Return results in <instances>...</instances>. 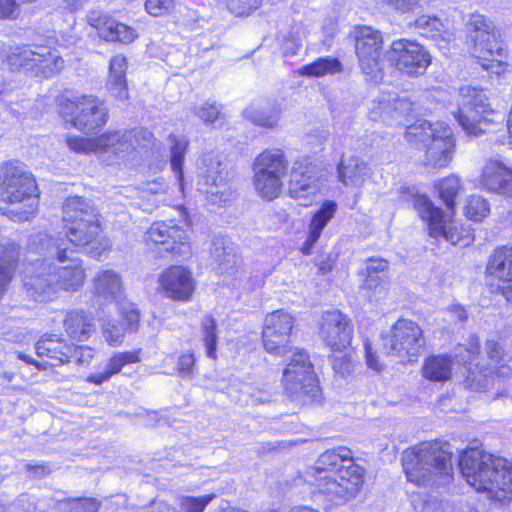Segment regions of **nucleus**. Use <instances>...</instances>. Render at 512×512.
<instances>
[{"mask_svg":"<svg viewBox=\"0 0 512 512\" xmlns=\"http://www.w3.org/2000/svg\"><path fill=\"white\" fill-rule=\"evenodd\" d=\"M411 103L406 99L398 98L394 93L381 95L374 100L369 110V117L373 121H383L392 124L399 121L411 111Z\"/></svg>","mask_w":512,"mask_h":512,"instance_id":"b1692460","label":"nucleus"},{"mask_svg":"<svg viewBox=\"0 0 512 512\" xmlns=\"http://www.w3.org/2000/svg\"><path fill=\"white\" fill-rule=\"evenodd\" d=\"M93 288L98 296L119 302L123 292L121 276L114 270H101L94 276Z\"/></svg>","mask_w":512,"mask_h":512,"instance_id":"72a5a7b5","label":"nucleus"},{"mask_svg":"<svg viewBox=\"0 0 512 512\" xmlns=\"http://www.w3.org/2000/svg\"><path fill=\"white\" fill-rule=\"evenodd\" d=\"M287 160L280 149H267L261 152L253 163V172L285 176Z\"/></svg>","mask_w":512,"mask_h":512,"instance_id":"f704fd0d","label":"nucleus"},{"mask_svg":"<svg viewBox=\"0 0 512 512\" xmlns=\"http://www.w3.org/2000/svg\"><path fill=\"white\" fill-rule=\"evenodd\" d=\"M262 0H226L227 9L236 16H247L256 10Z\"/></svg>","mask_w":512,"mask_h":512,"instance_id":"864d4df0","label":"nucleus"},{"mask_svg":"<svg viewBox=\"0 0 512 512\" xmlns=\"http://www.w3.org/2000/svg\"><path fill=\"white\" fill-rule=\"evenodd\" d=\"M337 204L334 201H325L320 209L313 215L308 226V236L303 246L304 254H309L315 243L318 241L323 229L335 216Z\"/></svg>","mask_w":512,"mask_h":512,"instance_id":"473e14b6","label":"nucleus"},{"mask_svg":"<svg viewBox=\"0 0 512 512\" xmlns=\"http://www.w3.org/2000/svg\"><path fill=\"white\" fill-rule=\"evenodd\" d=\"M174 8V0H146V11L154 16L159 17L169 13Z\"/></svg>","mask_w":512,"mask_h":512,"instance_id":"13d9d810","label":"nucleus"},{"mask_svg":"<svg viewBox=\"0 0 512 512\" xmlns=\"http://www.w3.org/2000/svg\"><path fill=\"white\" fill-rule=\"evenodd\" d=\"M45 248L54 252L58 262L62 264L60 267H55L58 288L67 291L79 289L84 283L86 274L82 262L74 256V249L66 247L65 241L53 243L52 246H45Z\"/></svg>","mask_w":512,"mask_h":512,"instance_id":"a211bd4d","label":"nucleus"},{"mask_svg":"<svg viewBox=\"0 0 512 512\" xmlns=\"http://www.w3.org/2000/svg\"><path fill=\"white\" fill-rule=\"evenodd\" d=\"M343 67L336 58L322 57L301 68L300 74L309 77H323L340 73Z\"/></svg>","mask_w":512,"mask_h":512,"instance_id":"a19ab883","label":"nucleus"},{"mask_svg":"<svg viewBox=\"0 0 512 512\" xmlns=\"http://www.w3.org/2000/svg\"><path fill=\"white\" fill-rule=\"evenodd\" d=\"M302 47V41L299 32H291L285 36L281 42V51L284 56H294L298 54Z\"/></svg>","mask_w":512,"mask_h":512,"instance_id":"bf43d9fd","label":"nucleus"},{"mask_svg":"<svg viewBox=\"0 0 512 512\" xmlns=\"http://www.w3.org/2000/svg\"><path fill=\"white\" fill-rule=\"evenodd\" d=\"M159 284L166 297L177 301H189L195 290V280L183 266L167 268L161 274Z\"/></svg>","mask_w":512,"mask_h":512,"instance_id":"5701e85b","label":"nucleus"},{"mask_svg":"<svg viewBox=\"0 0 512 512\" xmlns=\"http://www.w3.org/2000/svg\"><path fill=\"white\" fill-rule=\"evenodd\" d=\"M485 349L489 358V368L484 372L469 367L464 381L465 387L473 391H486L492 383L491 373L500 377H507L512 373V356L504 351L500 343L488 340Z\"/></svg>","mask_w":512,"mask_h":512,"instance_id":"4468645a","label":"nucleus"},{"mask_svg":"<svg viewBox=\"0 0 512 512\" xmlns=\"http://www.w3.org/2000/svg\"><path fill=\"white\" fill-rule=\"evenodd\" d=\"M385 58L399 71L410 76L423 74L431 62L430 54L423 46L407 39L393 41Z\"/></svg>","mask_w":512,"mask_h":512,"instance_id":"2eb2a0df","label":"nucleus"},{"mask_svg":"<svg viewBox=\"0 0 512 512\" xmlns=\"http://www.w3.org/2000/svg\"><path fill=\"white\" fill-rule=\"evenodd\" d=\"M504 49L502 48V51L497 52V48H494L493 56L489 55L488 53L480 54V52L474 53L475 57L480 60L481 66L496 75H501L506 70V65L501 60L496 59V56H503Z\"/></svg>","mask_w":512,"mask_h":512,"instance_id":"3c124183","label":"nucleus"},{"mask_svg":"<svg viewBox=\"0 0 512 512\" xmlns=\"http://www.w3.org/2000/svg\"><path fill=\"white\" fill-rule=\"evenodd\" d=\"M490 212L489 203L480 195L468 197L465 205V215L475 222L481 221Z\"/></svg>","mask_w":512,"mask_h":512,"instance_id":"49530a36","label":"nucleus"},{"mask_svg":"<svg viewBox=\"0 0 512 512\" xmlns=\"http://www.w3.org/2000/svg\"><path fill=\"white\" fill-rule=\"evenodd\" d=\"M146 243L160 244L165 251L180 257L191 254V246L187 232L172 222H155L145 233Z\"/></svg>","mask_w":512,"mask_h":512,"instance_id":"aec40b11","label":"nucleus"},{"mask_svg":"<svg viewBox=\"0 0 512 512\" xmlns=\"http://www.w3.org/2000/svg\"><path fill=\"white\" fill-rule=\"evenodd\" d=\"M250 396V402L253 405L270 402L273 398V392L270 389H258L254 392L246 391Z\"/></svg>","mask_w":512,"mask_h":512,"instance_id":"774afa93","label":"nucleus"},{"mask_svg":"<svg viewBox=\"0 0 512 512\" xmlns=\"http://www.w3.org/2000/svg\"><path fill=\"white\" fill-rule=\"evenodd\" d=\"M283 177L279 175L255 173L253 174V186L256 193L268 201L275 199L282 190Z\"/></svg>","mask_w":512,"mask_h":512,"instance_id":"ea45409f","label":"nucleus"},{"mask_svg":"<svg viewBox=\"0 0 512 512\" xmlns=\"http://www.w3.org/2000/svg\"><path fill=\"white\" fill-rule=\"evenodd\" d=\"M485 279L490 287L496 289L501 284L512 281V246H502L494 250L486 266Z\"/></svg>","mask_w":512,"mask_h":512,"instance_id":"a878e982","label":"nucleus"},{"mask_svg":"<svg viewBox=\"0 0 512 512\" xmlns=\"http://www.w3.org/2000/svg\"><path fill=\"white\" fill-rule=\"evenodd\" d=\"M63 323L67 335L78 341L87 340L94 331L93 319L83 311L68 312Z\"/></svg>","mask_w":512,"mask_h":512,"instance_id":"4c0bfd02","label":"nucleus"},{"mask_svg":"<svg viewBox=\"0 0 512 512\" xmlns=\"http://www.w3.org/2000/svg\"><path fill=\"white\" fill-rule=\"evenodd\" d=\"M126 70L127 59L125 56L118 54L111 58L107 88L110 95L120 101L127 100L129 97Z\"/></svg>","mask_w":512,"mask_h":512,"instance_id":"7c9ffc66","label":"nucleus"},{"mask_svg":"<svg viewBox=\"0 0 512 512\" xmlns=\"http://www.w3.org/2000/svg\"><path fill=\"white\" fill-rule=\"evenodd\" d=\"M480 345L477 337H471L469 347L459 346L457 349L456 357L459 362L471 364L475 356L479 354Z\"/></svg>","mask_w":512,"mask_h":512,"instance_id":"052dcab7","label":"nucleus"},{"mask_svg":"<svg viewBox=\"0 0 512 512\" xmlns=\"http://www.w3.org/2000/svg\"><path fill=\"white\" fill-rule=\"evenodd\" d=\"M212 257L218 263L221 273L229 275L239 273V260L232 247H224L222 243L214 242Z\"/></svg>","mask_w":512,"mask_h":512,"instance_id":"79ce46f5","label":"nucleus"},{"mask_svg":"<svg viewBox=\"0 0 512 512\" xmlns=\"http://www.w3.org/2000/svg\"><path fill=\"white\" fill-rule=\"evenodd\" d=\"M388 263L384 259L369 258L366 263L365 274L387 275Z\"/></svg>","mask_w":512,"mask_h":512,"instance_id":"338daca9","label":"nucleus"},{"mask_svg":"<svg viewBox=\"0 0 512 512\" xmlns=\"http://www.w3.org/2000/svg\"><path fill=\"white\" fill-rule=\"evenodd\" d=\"M95 351L89 346H76L71 344L69 363L74 361L78 365H88L94 358Z\"/></svg>","mask_w":512,"mask_h":512,"instance_id":"4d7b16f0","label":"nucleus"},{"mask_svg":"<svg viewBox=\"0 0 512 512\" xmlns=\"http://www.w3.org/2000/svg\"><path fill=\"white\" fill-rule=\"evenodd\" d=\"M68 512H98L100 503L95 498L71 499L66 503Z\"/></svg>","mask_w":512,"mask_h":512,"instance_id":"5fc2aeb1","label":"nucleus"},{"mask_svg":"<svg viewBox=\"0 0 512 512\" xmlns=\"http://www.w3.org/2000/svg\"><path fill=\"white\" fill-rule=\"evenodd\" d=\"M413 205L419 216L428 224L429 234L431 237H442L452 244H460L468 246L473 241V236L469 232L448 220L442 210L435 207L433 203L425 195H416L413 198Z\"/></svg>","mask_w":512,"mask_h":512,"instance_id":"1a4fd4ad","label":"nucleus"},{"mask_svg":"<svg viewBox=\"0 0 512 512\" xmlns=\"http://www.w3.org/2000/svg\"><path fill=\"white\" fill-rule=\"evenodd\" d=\"M244 116L254 124L273 128L277 125L279 117L275 111H263L250 106L244 110Z\"/></svg>","mask_w":512,"mask_h":512,"instance_id":"de8ad7c7","label":"nucleus"},{"mask_svg":"<svg viewBox=\"0 0 512 512\" xmlns=\"http://www.w3.org/2000/svg\"><path fill=\"white\" fill-rule=\"evenodd\" d=\"M178 372L182 377H193L195 375V356L193 353H185L179 357Z\"/></svg>","mask_w":512,"mask_h":512,"instance_id":"e2e57ef3","label":"nucleus"},{"mask_svg":"<svg viewBox=\"0 0 512 512\" xmlns=\"http://www.w3.org/2000/svg\"><path fill=\"white\" fill-rule=\"evenodd\" d=\"M361 291L371 301H378L387 296L389 280L387 275H367L360 286Z\"/></svg>","mask_w":512,"mask_h":512,"instance_id":"37998d69","label":"nucleus"},{"mask_svg":"<svg viewBox=\"0 0 512 512\" xmlns=\"http://www.w3.org/2000/svg\"><path fill=\"white\" fill-rule=\"evenodd\" d=\"M452 364L453 359L450 356H431L424 363L423 376L430 381H447L451 377Z\"/></svg>","mask_w":512,"mask_h":512,"instance_id":"58836bf2","label":"nucleus"},{"mask_svg":"<svg viewBox=\"0 0 512 512\" xmlns=\"http://www.w3.org/2000/svg\"><path fill=\"white\" fill-rule=\"evenodd\" d=\"M455 117L463 130L474 136L490 131L503 120L502 115L491 108L486 93L470 85L459 90Z\"/></svg>","mask_w":512,"mask_h":512,"instance_id":"0eeeda50","label":"nucleus"},{"mask_svg":"<svg viewBox=\"0 0 512 512\" xmlns=\"http://www.w3.org/2000/svg\"><path fill=\"white\" fill-rule=\"evenodd\" d=\"M7 60L12 68H21L33 76L42 78L53 77L64 67V60L60 54L46 46L20 49L12 52Z\"/></svg>","mask_w":512,"mask_h":512,"instance_id":"9b49d317","label":"nucleus"},{"mask_svg":"<svg viewBox=\"0 0 512 512\" xmlns=\"http://www.w3.org/2000/svg\"><path fill=\"white\" fill-rule=\"evenodd\" d=\"M332 365L335 373L341 376L349 375L353 370L352 358L347 354L335 356Z\"/></svg>","mask_w":512,"mask_h":512,"instance_id":"0e129e2a","label":"nucleus"},{"mask_svg":"<svg viewBox=\"0 0 512 512\" xmlns=\"http://www.w3.org/2000/svg\"><path fill=\"white\" fill-rule=\"evenodd\" d=\"M64 223L67 239L52 240L47 234H40L38 237L41 246L50 247L53 243L65 241L66 247H69V245L80 247L94 258L102 255L106 245L99 240L101 233L99 220L93 221V223H87L86 221Z\"/></svg>","mask_w":512,"mask_h":512,"instance_id":"ddd939ff","label":"nucleus"},{"mask_svg":"<svg viewBox=\"0 0 512 512\" xmlns=\"http://www.w3.org/2000/svg\"><path fill=\"white\" fill-rule=\"evenodd\" d=\"M294 324L293 317L277 310L265 317L262 331L263 347L266 352L274 355H284L291 352L292 356L283 371V384L292 396L315 398L318 385L312 370L308 354L299 348H289L290 332Z\"/></svg>","mask_w":512,"mask_h":512,"instance_id":"f257e3e1","label":"nucleus"},{"mask_svg":"<svg viewBox=\"0 0 512 512\" xmlns=\"http://www.w3.org/2000/svg\"><path fill=\"white\" fill-rule=\"evenodd\" d=\"M0 203L11 206L0 209L13 221H27L36 213L37 186L31 173L22 164L8 163L0 169Z\"/></svg>","mask_w":512,"mask_h":512,"instance_id":"20e7f679","label":"nucleus"},{"mask_svg":"<svg viewBox=\"0 0 512 512\" xmlns=\"http://www.w3.org/2000/svg\"><path fill=\"white\" fill-rule=\"evenodd\" d=\"M20 13V5L17 0H0V18L16 19Z\"/></svg>","mask_w":512,"mask_h":512,"instance_id":"69168bd1","label":"nucleus"},{"mask_svg":"<svg viewBox=\"0 0 512 512\" xmlns=\"http://www.w3.org/2000/svg\"><path fill=\"white\" fill-rule=\"evenodd\" d=\"M140 361V350L116 352L108 360L104 371L91 373L87 376L86 381L95 385H101L110 380L112 376L119 374L125 365Z\"/></svg>","mask_w":512,"mask_h":512,"instance_id":"2f4dec72","label":"nucleus"},{"mask_svg":"<svg viewBox=\"0 0 512 512\" xmlns=\"http://www.w3.org/2000/svg\"><path fill=\"white\" fill-rule=\"evenodd\" d=\"M363 484V469L350 464L319 477L318 491L329 502L340 505L353 499Z\"/></svg>","mask_w":512,"mask_h":512,"instance_id":"9d476101","label":"nucleus"},{"mask_svg":"<svg viewBox=\"0 0 512 512\" xmlns=\"http://www.w3.org/2000/svg\"><path fill=\"white\" fill-rule=\"evenodd\" d=\"M71 344L56 334H44L35 344L36 354L46 357L45 366H61L69 363Z\"/></svg>","mask_w":512,"mask_h":512,"instance_id":"cd10ccee","label":"nucleus"},{"mask_svg":"<svg viewBox=\"0 0 512 512\" xmlns=\"http://www.w3.org/2000/svg\"><path fill=\"white\" fill-rule=\"evenodd\" d=\"M55 266L46 260H36L24 271V287L28 295L37 301H44L58 289Z\"/></svg>","mask_w":512,"mask_h":512,"instance_id":"412c9836","label":"nucleus"},{"mask_svg":"<svg viewBox=\"0 0 512 512\" xmlns=\"http://www.w3.org/2000/svg\"><path fill=\"white\" fill-rule=\"evenodd\" d=\"M440 198L443 200L445 205L453 210L455 206V198L462 190L460 179L456 175H450L437 184Z\"/></svg>","mask_w":512,"mask_h":512,"instance_id":"c03bdc74","label":"nucleus"},{"mask_svg":"<svg viewBox=\"0 0 512 512\" xmlns=\"http://www.w3.org/2000/svg\"><path fill=\"white\" fill-rule=\"evenodd\" d=\"M202 333L203 341L206 347L207 356L216 359V347H217V324L215 319L208 315L202 320Z\"/></svg>","mask_w":512,"mask_h":512,"instance_id":"a18cd8bd","label":"nucleus"},{"mask_svg":"<svg viewBox=\"0 0 512 512\" xmlns=\"http://www.w3.org/2000/svg\"><path fill=\"white\" fill-rule=\"evenodd\" d=\"M99 220L96 209L91 203L79 196H72L66 199L63 204V221L93 223Z\"/></svg>","mask_w":512,"mask_h":512,"instance_id":"c9c22d12","label":"nucleus"},{"mask_svg":"<svg viewBox=\"0 0 512 512\" xmlns=\"http://www.w3.org/2000/svg\"><path fill=\"white\" fill-rule=\"evenodd\" d=\"M199 167L197 189L211 204L221 205L233 198L231 176L226 165L211 157L203 159Z\"/></svg>","mask_w":512,"mask_h":512,"instance_id":"f8f14e48","label":"nucleus"},{"mask_svg":"<svg viewBox=\"0 0 512 512\" xmlns=\"http://www.w3.org/2000/svg\"><path fill=\"white\" fill-rule=\"evenodd\" d=\"M405 138L412 144H421L423 164L439 169L448 166L453 158L456 141L452 129L444 122L418 121L408 127Z\"/></svg>","mask_w":512,"mask_h":512,"instance_id":"39448f33","label":"nucleus"},{"mask_svg":"<svg viewBox=\"0 0 512 512\" xmlns=\"http://www.w3.org/2000/svg\"><path fill=\"white\" fill-rule=\"evenodd\" d=\"M58 107L67 123L85 133L102 127L107 121L106 109L92 95H82L73 100L62 96L58 99Z\"/></svg>","mask_w":512,"mask_h":512,"instance_id":"6e6552de","label":"nucleus"},{"mask_svg":"<svg viewBox=\"0 0 512 512\" xmlns=\"http://www.w3.org/2000/svg\"><path fill=\"white\" fill-rule=\"evenodd\" d=\"M461 474L477 492L502 500L512 493V461L470 447L459 459Z\"/></svg>","mask_w":512,"mask_h":512,"instance_id":"f03ea898","label":"nucleus"},{"mask_svg":"<svg viewBox=\"0 0 512 512\" xmlns=\"http://www.w3.org/2000/svg\"><path fill=\"white\" fill-rule=\"evenodd\" d=\"M91 25L96 28L99 37L106 41H117L128 44L133 42L137 37L132 27L120 23L106 15L91 18Z\"/></svg>","mask_w":512,"mask_h":512,"instance_id":"c756f323","label":"nucleus"},{"mask_svg":"<svg viewBox=\"0 0 512 512\" xmlns=\"http://www.w3.org/2000/svg\"><path fill=\"white\" fill-rule=\"evenodd\" d=\"M214 498V494L199 497L183 496L179 499V512H203Z\"/></svg>","mask_w":512,"mask_h":512,"instance_id":"09e8293b","label":"nucleus"},{"mask_svg":"<svg viewBox=\"0 0 512 512\" xmlns=\"http://www.w3.org/2000/svg\"><path fill=\"white\" fill-rule=\"evenodd\" d=\"M152 138L151 132L145 129L130 131H110L95 138L69 135L66 144L71 151L88 154L97 153L101 155H113L119 158L124 157L137 146H146Z\"/></svg>","mask_w":512,"mask_h":512,"instance_id":"423d86ee","label":"nucleus"},{"mask_svg":"<svg viewBox=\"0 0 512 512\" xmlns=\"http://www.w3.org/2000/svg\"><path fill=\"white\" fill-rule=\"evenodd\" d=\"M337 173L341 183L357 188L362 187L372 174L368 163L358 156H342Z\"/></svg>","mask_w":512,"mask_h":512,"instance_id":"c85d7f7f","label":"nucleus"},{"mask_svg":"<svg viewBox=\"0 0 512 512\" xmlns=\"http://www.w3.org/2000/svg\"><path fill=\"white\" fill-rule=\"evenodd\" d=\"M321 174L316 165L308 162H295L289 181V195L301 206L308 207L320 193Z\"/></svg>","mask_w":512,"mask_h":512,"instance_id":"f3484780","label":"nucleus"},{"mask_svg":"<svg viewBox=\"0 0 512 512\" xmlns=\"http://www.w3.org/2000/svg\"><path fill=\"white\" fill-rule=\"evenodd\" d=\"M407 480L418 486L442 485L453 478V465L448 444L424 441L402 453Z\"/></svg>","mask_w":512,"mask_h":512,"instance_id":"7ed1b4c3","label":"nucleus"},{"mask_svg":"<svg viewBox=\"0 0 512 512\" xmlns=\"http://www.w3.org/2000/svg\"><path fill=\"white\" fill-rule=\"evenodd\" d=\"M126 321V330L135 331L139 323V311L132 303H124L119 308Z\"/></svg>","mask_w":512,"mask_h":512,"instance_id":"680f3d73","label":"nucleus"},{"mask_svg":"<svg viewBox=\"0 0 512 512\" xmlns=\"http://www.w3.org/2000/svg\"><path fill=\"white\" fill-rule=\"evenodd\" d=\"M384 346L388 354L398 357L418 356L424 347L422 330L411 320L399 319L393 325Z\"/></svg>","mask_w":512,"mask_h":512,"instance_id":"dca6fc26","label":"nucleus"},{"mask_svg":"<svg viewBox=\"0 0 512 512\" xmlns=\"http://www.w3.org/2000/svg\"><path fill=\"white\" fill-rule=\"evenodd\" d=\"M353 326L340 311H327L322 316L320 337L334 351H343L352 340Z\"/></svg>","mask_w":512,"mask_h":512,"instance_id":"4be33fe9","label":"nucleus"},{"mask_svg":"<svg viewBox=\"0 0 512 512\" xmlns=\"http://www.w3.org/2000/svg\"><path fill=\"white\" fill-rule=\"evenodd\" d=\"M193 112L205 123H214L220 116V108L216 103H203L196 105L193 108Z\"/></svg>","mask_w":512,"mask_h":512,"instance_id":"6e6d98bb","label":"nucleus"},{"mask_svg":"<svg viewBox=\"0 0 512 512\" xmlns=\"http://www.w3.org/2000/svg\"><path fill=\"white\" fill-rule=\"evenodd\" d=\"M353 463L352 452L347 447H337L323 452L313 468L317 473L332 472Z\"/></svg>","mask_w":512,"mask_h":512,"instance_id":"e433bc0d","label":"nucleus"},{"mask_svg":"<svg viewBox=\"0 0 512 512\" xmlns=\"http://www.w3.org/2000/svg\"><path fill=\"white\" fill-rule=\"evenodd\" d=\"M480 184L488 191L512 197V170L498 161H490L482 169Z\"/></svg>","mask_w":512,"mask_h":512,"instance_id":"bb28decb","label":"nucleus"},{"mask_svg":"<svg viewBox=\"0 0 512 512\" xmlns=\"http://www.w3.org/2000/svg\"><path fill=\"white\" fill-rule=\"evenodd\" d=\"M356 54L362 72L376 79L381 72L380 49L382 46V35L380 31L368 26L358 27L355 31Z\"/></svg>","mask_w":512,"mask_h":512,"instance_id":"6ab92c4d","label":"nucleus"},{"mask_svg":"<svg viewBox=\"0 0 512 512\" xmlns=\"http://www.w3.org/2000/svg\"><path fill=\"white\" fill-rule=\"evenodd\" d=\"M469 33L470 37L474 42V53L480 52V54L488 53L493 56L494 48H497V52L502 51V47L496 39V34L492 22L483 15L474 14L471 16L469 22Z\"/></svg>","mask_w":512,"mask_h":512,"instance_id":"393cba45","label":"nucleus"},{"mask_svg":"<svg viewBox=\"0 0 512 512\" xmlns=\"http://www.w3.org/2000/svg\"><path fill=\"white\" fill-rule=\"evenodd\" d=\"M173 145L171 147V167L178 174V178L181 181L183 177L182 165L184 160V154L186 152L188 143L185 139L173 138Z\"/></svg>","mask_w":512,"mask_h":512,"instance_id":"603ef678","label":"nucleus"},{"mask_svg":"<svg viewBox=\"0 0 512 512\" xmlns=\"http://www.w3.org/2000/svg\"><path fill=\"white\" fill-rule=\"evenodd\" d=\"M126 328L113 320H107L102 326V335L110 346H118L123 342Z\"/></svg>","mask_w":512,"mask_h":512,"instance_id":"8fccbe9b","label":"nucleus"}]
</instances>
